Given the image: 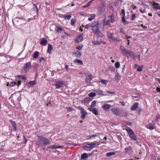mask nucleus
<instances>
[{"label": "nucleus", "instance_id": "1", "mask_svg": "<svg viewBox=\"0 0 160 160\" xmlns=\"http://www.w3.org/2000/svg\"><path fill=\"white\" fill-rule=\"evenodd\" d=\"M37 137L38 138L36 142V145L42 147L50 144V142L46 138L39 135Z\"/></svg>", "mask_w": 160, "mask_h": 160}, {"label": "nucleus", "instance_id": "2", "mask_svg": "<svg viewBox=\"0 0 160 160\" xmlns=\"http://www.w3.org/2000/svg\"><path fill=\"white\" fill-rule=\"evenodd\" d=\"M123 55L126 56L128 58H134L135 57L134 53L130 50L127 49L121 46L120 48Z\"/></svg>", "mask_w": 160, "mask_h": 160}, {"label": "nucleus", "instance_id": "3", "mask_svg": "<svg viewBox=\"0 0 160 160\" xmlns=\"http://www.w3.org/2000/svg\"><path fill=\"white\" fill-rule=\"evenodd\" d=\"M65 83L63 81H58L55 82V85L57 89H59L63 88L65 86Z\"/></svg>", "mask_w": 160, "mask_h": 160}, {"label": "nucleus", "instance_id": "4", "mask_svg": "<svg viewBox=\"0 0 160 160\" xmlns=\"http://www.w3.org/2000/svg\"><path fill=\"white\" fill-rule=\"evenodd\" d=\"M79 108L81 110L80 113L82 114L81 118L82 119H84L85 116L87 115V112L82 107H79Z\"/></svg>", "mask_w": 160, "mask_h": 160}, {"label": "nucleus", "instance_id": "5", "mask_svg": "<svg viewBox=\"0 0 160 160\" xmlns=\"http://www.w3.org/2000/svg\"><path fill=\"white\" fill-rule=\"evenodd\" d=\"M108 33L107 34V37L108 38H111L113 40H114L116 42H119L121 41L120 39H119L117 38L116 37H114L112 34L109 33V32H108Z\"/></svg>", "mask_w": 160, "mask_h": 160}, {"label": "nucleus", "instance_id": "6", "mask_svg": "<svg viewBox=\"0 0 160 160\" xmlns=\"http://www.w3.org/2000/svg\"><path fill=\"white\" fill-rule=\"evenodd\" d=\"M125 152L129 154H132V148L131 146L126 147L124 149Z\"/></svg>", "mask_w": 160, "mask_h": 160}, {"label": "nucleus", "instance_id": "7", "mask_svg": "<svg viewBox=\"0 0 160 160\" xmlns=\"http://www.w3.org/2000/svg\"><path fill=\"white\" fill-rule=\"evenodd\" d=\"M118 116L122 117H127L128 115V113L125 111L120 109Z\"/></svg>", "mask_w": 160, "mask_h": 160}, {"label": "nucleus", "instance_id": "8", "mask_svg": "<svg viewBox=\"0 0 160 160\" xmlns=\"http://www.w3.org/2000/svg\"><path fill=\"white\" fill-rule=\"evenodd\" d=\"M31 63L29 62L25 64L23 66V69L26 72L28 71V70L31 68Z\"/></svg>", "mask_w": 160, "mask_h": 160}, {"label": "nucleus", "instance_id": "9", "mask_svg": "<svg viewBox=\"0 0 160 160\" xmlns=\"http://www.w3.org/2000/svg\"><path fill=\"white\" fill-rule=\"evenodd\" d=\"M142 5L144 7V9H142V8H140L139 9V11L141 13H143L145 12V8L149 9V7L148 5L143 2H142Z\"/></svg>", "mask_w": 160, "mask_h": 160}, {"label": "nucleus", "instance_id": "10", "mask_svg": "<svg viewBox=\"0 0 160 160\" xmlns=\"http://www.w3.org/2000/svg\"><path fill=\"white\" fill-rule=\"evenodd\" d=\"M90 26L92 27V30L94 34L96 33L99 30L98 28L96 25H94V23L92 24Z\"/></svg>", "mask_w": 160, "mask_h": 160}, {"label": "nucleus", "instance_id": "11", "mask_svg": "<svg viewBox=\"0 0 160 160\" xmlns=\"http://www.w3.org/2000/svg\"><path fill=\"white\" fill-rule=\"evenodd\" d=\"M93 78V76L92 74H89L85 78V81L86 83H90L91 81Z\"/></svg>", "mask_w": 160, "mask_h": 160}, {"label": "nucleus", "instance_id": "12", "mask_svg": "<svg viewBox=\"0 0 160 160\" xmlns=\"http://www.w3.org/2000/svg\"><path fill=\"white\" fill-rule=\"evenodd\" d=\"M111 110L114 115L118 116L119 115L120 109L118 108H113L111 109Z\"/></svg>", "mask_w": 160, "mask_h": 160}, {"label": "nucleus", "instance_id": "13", "mask_svg": "<svg viewBox=\"0 0 160 160\" xmlns=\"http://www.w3.org/2000/svg\"><path fill=\"white\" fill-rule=\"evenodd\" d=\"M21 84V81H18V82H10L9 84V86L10 87H12L15 86V85H17V86H19Z\"/></svg>", "mask_w": 160, "mask_h": 160}, {"label": "nucleus", "instance_id": "14", "mask_svg": "<svg viewBox=\"0 0 160 160\" xmlns=\"http://www.w3.org/2000/svg\"><path fill=\"white\" fill-rule=\"evenodd\" d=\"M83 40V35L81 34L77 36L76 38V40L77 42L79 43Z\"/></svg>", "mask_w": 160, "mask_h": 160}, {"label": "nucleus", "instance_id": "15", "mask_svg": "<svg viewBox=\"0 0 160 160\" xmlns=\"http://www.w3.org/2000/svg\"><path fill=\"white\" fill-rule=\"evenodd\" d=\"M130 138L132 140H133L134 141H135V143H138V142L137 141V136L134 134V133H133V134L130 135L129 136Z\"/></svg>", "mask_w": 160, "mask_h": 160}, {"label": "nucleus", "instance_id": "16", "mask_svg": "<svg viewBox=\"0 0 160 160\" xmlns=\"http://www.w3.org/2000/svg\"><path fill=\"white\" fill-rule=\"evenodd\" d=\"M9 121L12 125V128H13V130L14 131H16L17 130V125L15 122L13 121L12 120H10Z\"/></svg>", "mask_w": 160, "mask_h": 160}, {"label": "nucleus", "instance_id": "17", "mask_svg": "<svg viewBox=\"0 0 160 160\" xmlns=\"http://www.w3.org/2000/svg\"><path fill=\"white\" fill-rule=\"evenodd\" d=\"M146 127L150 130H152L154 129V122H152L148 124L147 126H146Z\"/></svg>", "mask_w": 160, "mask_h": 160}, {"label": "nucleus", "instance_id": "18", "mask_svg": "<svg viewBox=\"0 0 160 160\" xmlns=\"http://www.w3.org/2000/svg\"><path fill=\"white\" fill-rule=\"evenodd\" d=\"M88 109L92 111L93 114L95 115H98V111L97 108H89Z\"/></svg>", "mask_w": 160, "mask_h": 160}, {"label": "nucleus", "instance_id": "19", "mask_svg": "<svg viewBox=\"0 0 160 160\" xmlns=\"http://www.w3.org/2000/svg\"><path fill=\"white\" fill-rule=\"evenodd\" d=\"M103 24L102 25V28H104V26H106L107 25H110L109 20L108 19L107 20H106V18H104V20L103 21Z\"/></svg>", "mask_w": 160, "mask_h": 160}, {"label": "nucleus", "instance_id": "20", "mask_svg": "<svg viewBox=\"0 0 160 160\" xmlns=\"http://www.w3.org/2000/svg\"><path fill=\"white\" fill-rule=\"evenodd\" d=\"M73 56H75L77 57H80L81 55V52L77 50L74 51L73 52Z\"/></svg>", "mask_w": 160, "mask_h": 160}, {"label": "nucleus", "instance_id": "21", "mask_svg": "<svg viewBox=\"0 0 160 160\" xmlns=\"http://www.w3.org/2000/svg\"><path fill=\"white\" fill-rule=\"evenodd\" d=\"M138 102L135 103L131 107V109L132 110H134L138 108Z\"/></svg>", "mask_w": 160, "mask_h": 160}, {"label": "nucleus", "instance_id": "22", "mask_svg": "<svg viewBox=\"0 0 160 160\" xmlns=\"http://www.w3.org/2000/svg\"><path fill=\"white\" fill-rule=\"evenodd\" d=\"M94 34L96 35L98 37H103L104 36L103 34L99 30L96 33Z\"/></svg>", "mask_w": 160, "mask_h": 160}, {"label": "nucleus", "instance_id": "23", "mask_svg": "<svg viewBox=\"0 0 160 160\" xmlns=\"http://www.w3.org/2000/svg\"><path fill=\"white\" fill-rule=\"evenodd\" d=\"M111 107V105L109 104H104L102 106V108L105 110L108 109H109Z\"/></svg>", "mask_w": 160, "mask_h": 160}, {"label": "nucleus", "instance_id": "24", "mask_svg": "<svg viewBox=\"0 0 160 160\" xmlns=\"http://www.w3.org/2000/svg\"><path fill=\"white\" fill-rule=\"evenodd\" d=\"M35 83V82L34 81H30L27 83V85L28 87H31L34 85Z\"/></svg>", "mask_w": 160, "mask_h": 160}, {"label": "nucleus", "instance_id": "25", "mask_svg": "<svg viewBox=\"0 0 160 160\" xmlns=\"http://www.w3.org/2000/svg\"><path fill=\"white\" fill-rule=\"evenodd\" d=\"M94 23V25H96L97 27L98 28H102V25L103 24L101 23H100L99 22H96Z\"/></svg>", "mask_w": 160, "mask_h": 160}, {"label": "nucleus", "instance_id": "26", "mask_svg": "<svg viewBox=\"0 0 160 160\" xmlns=\"http://www.w3.org/2000/svg\"><path fill=\"white\" fill-rule=\"evenodd\" d=\"M39 52L38 51H36L33 54V57L35 59L38 58L39 54Z\"/></svg>", "mask_w": 160, "mask_h": 160}, {"label": "nucleus", "instance_id": "27", "mask_svg": "<svg viewBox=\"0 0 160 160\" xmlns=\"http://www.w3.org/2000/svg\"><path fill=\"white\" fill-rule=\"evenodd\" d=\"M74 62L75 63L77 62L82 65H83V63L82 61L78 59H75L74 61Z\"/></svg>", "mask_w": 160, "mask_h": 160}, {"label": "nucleus", "instance_id": "28", "mask_svg": "<svg viewBox=\"0 0 160 160\" xmlns=\"http://www.w3.org/2000/svg\"><path fill=\"white\" fill-rule=\"evenodd\" d=\"M63 147L62 146H58L56 145H53L52 146V149L61 148Z\"/></svg>", "mask_w": 160, "mask_h": 160}, {"label": "nucleus", "instance_id": "29", "mask_svg": "<svg viewBox=\"0 0 160 160\" xmlns=\"http://www.w3.org/2000/svg\"><path fill=\"white\" fill-rule=\"evenodd\" d=\"M52 49V46L50 44H48V49L47 50V52L49 53H51V50Z\"/></svg>", "mask_w": 160, "mask_h": 160}, {"label": "nucleus", "instance_id": "30", "mask_svg": "<svg viewBox=\"0 0 160 160\" xmlns=\"http://www.w3.org/2000/svg\"><path fill=\"white\" fill-rule=\"evenodd\" d=\"M88 157V154L87 153H84L81 155V160H84L83 159L87 158Z\"/></svg>", "mask_w": 160, "mask_h": 160}, {"label": "nucleus", "instance_id": "31", "mask_svg": "<svg viewBox=\"0 0 160 160\" xmlns=\"http://www.w3.org/2000/svg\"><path fill=\"white\" fill-rule=\"evenodd\" d=\"M47 40L44 38H43L42 39L40 43L41 45H44L47 43Z\"/></svg>", "mask_w": 160, "mask_h": 160}, {"label": "nucleus", "instance_id": "32", "mask_svg": "<svg viewBox=\"0 0 160 160\" xmlns=\"http://www.w3.org/2000/svg\"><path fill=\"white\" fill-rule=\"evenodd\" d=\"M122 22L124 24H128V22L127 21L125 18V17H122Z\"/></svg>", "mask_w": 160, "mask_h": 160}, {"label": "nucleus", "instance_id": "33", "mask_svg": "<svg viewBox=\"0 0 160 160\" xmlns=\"http://www.w3.org/2000/svg\"><path fill=\"white\" fill-rule=\"evenodd\" d=\"M92 43L95 45H100L102 43L101 42H98L97 41H93L92 42Z\"/></svg>", "mask_w": 160, "mask_h": 160}, {"label": "nucleus", "instance_id": "34", "mask_svg": "<svg viewBox=\"0 0 160 160\" xmlns=\"http://www.w3.org/2000/svg\"><path fill=\"white\" fill-rule=\"evenodd\" d=\"M115 154V153L114 152H108L107 153L106 156L107 157H110L112 155H114Z\"/></svg>", "mask_w": 160, "mask_h": 160}, {"label": "nucleus", "instance_id": "35", "mask_svg": "<svg viewBox=\"0 0 160 160\" xmlns=\"http://www.w3.org/2000/svg\"><path fill=\"white\" fill-rule=\"evenodd\" d=\"M71 18V15H65L64 17V18L66 19L69 20Z\"/></svg>", "mask_w": 160, "mask_h": 160}, {"label": "nucleus", "instance_id": "36", "mask_svg": "<svg viewBox=\"0 0 160 160\" xmlns=\"http://www.w3.org/2000/svg\"><path fill=\"white\" fill-rule=\"evenodd\" d=\"M126 130L128 131L129 136L132 134H133L134 133L133 131L130 128L128 129H126Z\"/></svg>", "mask_w": 160, "mask_h": 160}, {"label": "nucleus", "instance_id": "37", "mask_svg": "<svg viewBox=\"0 0 160 160\" xmlns=\"http://www.w3.org/2000/svg\"><path fill=\"white\" fill-rule=\"evenodd\" d=\"M95 17V15L94 14H92L91 15V17L89 18H88V20L89 21H91Z\"/></svg>", "mask_w": 160, "mask_h": 160}, {"label": "nucleus", "instance_id": "38", "mask_svg": "<svg viewBox=\"0 0 160 160\" xmlns=\"http://www.w3.org/2000/svg\"><path fill=\"white\" fill-rule=\"evenodd\" d=\"M88 145L90 146L91 147V148L92 149L94 148L95 147V145H96V143H90L89 144H88Z\"/></svg>", "mask_w": 160, "mask_h": 160}, {"label": "nucleus", "instance_id": "39", "mask_svg": "<svg viewBox=\"0 0 160 160\" xmlns=\"http://www.w3.org/2000/svg\"><path fill=\"white\" fill-rule=\"evenodd\" d=\"M96 101H93L91 103V108H94V107L96 106Z\"/></svg>", "mask_w": 160, "mask_h": 160}, {"label": "nucleus", "instance_id": "40", "mask_svg": "<svg viewBox=\"0 0 160 160\" xmlns=\"http://www.w3.org/2000/svg\"><path fill=\"white\" fill-rule=\"evenodd\" d=\"M96 95V94L95 92H91L88 94V96L89 97H94Z\"/></svg>", "mask_w": 160, "mask_h": 160}, {"label": "nucleus", "instance_id": "41", "mask_svg": "<svg viewBox=\"0 0 160 160\" xmlns=\"http://www.w3.org/2000/svg\"><path fill=\"white\" fill-rule=\"evenodd\" d=\"M84 149L87 150H90L92 149L91 148V147L90 146L88 145V146H84L83 147Z\"/></svg>", "mask_w": 160, "mask_h": 160}, {"label": "nucleus", "instance_id": "42", "mask_svg": "<svg viewBox=\"0 0 160 160\" xmlns=\"http://www.w3.org/2000/svg\"><path fill=\"white\" fill-rule=\"evenodd\" d=\"M114 78L116 80L118 81L120 80L121 77L119 75H116Z\"/></svg>", "mask_w": 160, "mask_h": 160}, {"label": "nucleus", "instance_id": "43", "mask_svg": "<svg viewBox=\"0 0 160 160\" xmlns=\"http://www.w3.org/2000/svg\"><path fill=\"white\" fill-rule=\"evenodd\" d=\"M96 92L98 95L102 94H103L102 92L100 90H97Z\"/></svg>", "mask_w": 160, "mask_h": 160}, {"label": "nucleus", "instance_id": "44", "mask_svg": "<svg viewBox=\"0 0 160 160\" xmlns=\"http://www.w3.org/2000/svg\"><path fill=\"white\" fill-rule=\"evenodd\" d=\"M155 6L154 7L156 9H159L160 8V5H159V4L158 3H154Z\"/></svg>", "mask_w": 160, "mask_h": 160}, {"label": "nucleus", "instance_id": "45", "mask_svg": "<svg viewBox=\"0 0 160 160\" xmlns=\"http://www.w3.org/2000/svg\"><path fill=\"white\" fill-rule=\"evenodd\" d=\"M76 22V20L72 18L71 19V25L72 26L74 25Z\"/></svg>", "mask_w": 160, "mask_h": 160}, {"label": "nucleus", "instance_id": "46", "mask_svg": "<svg viewBox=\"0 0 160 160\" xmlns=\"http://www.w3.org/2000/svg\"><path fill=\"white\" fill-rule=\"evenodd\" d=\"M115 65L116 68H117L120 67V64L118 62H116L115 64Z\"/></svg>", "mask_w": 160, "mask_h": 160}, {"label": "nucleus", "instance_id": "47", "mask_svg": "<svg viewBox=\"0 0 160 160\" xmlns=\"http://www.w3.org/2000/svg\"><path fill=\"white\" fill-rule=\"evenodd\" d=\"M101 82L102 84L106 85L108 81L105 79H103L101 80Z\"/></svg>", "mask_w": 160, "mask_h": 160}, {"label": "nucleus", "instance_id": "48", "mask_svg": "<svg viewBox=\"0 0 160 160\" xmlns=\"http://www.w3.org/2000/svg\"><path fill=\"white\" fill-rule=\"evenodd\" d=\"M67 111L68 112H72L73 110V109L70 107H68L67 108Z\"/></svg>", "mask_w": 160, "mask_h": 160}, {"label": "nucleus", "instance_id": "49", "mask_svg": "<svg viewBox=\"0 0 160 160\" xmlns=\"http://www.w3.org/2000/svg\"><path fill=\"white\" fill-rule=\"evenodd\" d=\"M136 15L134 14H133L131 15V20H134L135 19Z\"/></svg>", "mask_w": 160, "mask_h": 160}, {"label": "nucleus", "instance_id": "50", "mask_svg": "<svg viewBox=\"0 0 160 160\" xmlns=\"http://www.w3.org/2000/svg\"><path fill=\"white\" fill-rule=\"evenodd\" d=\"M121 13L122 14V17H125V10L124 9L121 10Z\"/></svg>", "mask_w": 160, "mask_h": 160}, {"label": "nucleus", "instance_id": "51", "mask_svg": "<svg viewBox=\"0 0 160 160\" xmlns=\"http://www.w3.org/2000/svg\"><path fill=\"white\" fill-rule=\"evenodd\" d=\"M17 77H19L21 78L22 80H25L26 79V78L23 76H20L18 75V76H17Z\"/></svg>", "mask_w": 160, "mask_h": 160}, {"label": "nucleus", "instance_id": "52", "mask_svg": "<svg viewBox=\"0 0 160 160\" xmlns=\"http://www.w3.org/2000/svg\"><path fill=\"white\" fill-rule=\"evenodd\" d=\"M66 144L69 146H75L76 145V144H74V143H66Z\"/></svg>", "mask_w": 160, "mask_h": 160}, {"label": "nucleus", "instance_id": "53", "mask_svg": "<svg viewBox=\"0 0 160 160\" xmlns=\"http://www.w3.org/2000/svg\"><path fill=\"white\" fill-rule=\"evenodd\" d=\"M45 61V59L44 58L42 57L39 60V62L40 63L42 62H44Z\"/></svg>", "mask_w": 160, "mask_h": 160}, {"label": "nucleus", "instance_id": "54", "mask_svg": "<svg viewBox=\"0 0 160 160\" xmlns=\"http://www.w3.org/2000/svg\"><path fill=\"white\" fill-rule=\"evenodd\" d=\"M83 47V45H82L81 46H79L77 47L76 48L77 49H78L79 50H81Z\"/></svg>", "mask_w": 160, "mask_h": 160}, {"label": "nucleus", "instance_id": "55", "mask_svg": "<svg viewBox=\"0 0 160 160\" xmlns=\"http://www.w3.org/2000/svg\"><path fill=\"white\" fill-rule=\"evenodd\" d=\"M57 31H58V32H60V31H62V29L61 27H57Z\"/></svg>", "mask_w": 160, "mask_h": 160}, {"label": "nucleus", "instance_id": "56", "mask_svg": "<svg viewBox=\"0 0 160 160\" xmlns=\"http://www.w3.org/2000/svg\"><path fill=\"white\" fill-rule=\"evenodd\" d=\"M142 70V68L141 67H138L137 68V71L138 72L141 71Z\"/></svg>", "mask_w": 160, "mask_h": 160}, {"label": "nucleus", "instance_id": "57", "mask_svg": "<svg viewBox=\"0 0 160 160\" xmlns=\"http://www.w3.org/2000/svg\"><path fill=\"white\" fill-rule=\"evenodd\" d=\"M96 136V135H92V136H91V137H89V138H87L86 139L89 140V139H91L92 138V137H95Z\"/></svg>", "mask_w": 160, "mask_h": 160}, {"label": "nucleus", "instance_id": "58", "mask_svg": "<svg viewBox=\"0 0 160 160\" xmlns=\"http://www.w3.org/2000/svg\"><path fill=\"white\" fill-rule=\"evenodd\" d=\"M110 22H113L114 21V19L112 18V15H111L110 16Z\"/></svg>", "mask_w": 160, "mask_h": 160}, {"label": "nucleus", "instance_id": "59", "mask_svg": "<svg viewBox=\"0 0 160 160\" xmlns=\"http://www.w3.org/2000/svg\"><path fill=\"white\" fill-rule=\"evenodd\" d=\"M119 103H120L122 106H124L125 105V103L124 102L120 101Z\"/></svg>", "mask_w": 160, "mask_h": 160}, {"label": "nucleus", "instance_id": "60", "mask_svg": "<svg viewBox=\"0 0 160 160\" xmlns=\"http://www.w3.org/2000/svg\"><path fill=\"white\" fill-rule=\"evenodd\" d=\"M23 139L25 143H26L27 142V140L24 136H23Z\"/></svg>", "mask_w": 160, "mask_h": 160}, {"label": "nucleus", "instance_id": "61", "mask_svg": "<svg viewBox=\"0 0 160 160\" xmlns=\"http://www.w3.org/2000/svg\"><path fill=\"white\" fill-rule=\"evenodd\" d=\"M83 27H84V26L83 25H82V26ZM89 25L88 24H87V25H85V26H84V27L86 29H87L88 28V27H89Z\"/></svg>", "mask_w": 160, "mask_h": 160}, {"label": "nucleus", "instance_id": "62", "mask_svg": "<svg viewBox=\"0 0 160 160\" xmlns=\"http://www.w3.org/2000/svg\"><path fill=\"white\" fill-rule=\"evenodd\" d=\"M140 26H141V27H142V28H145L146 29V28H147V27L146 26H143V24H141Z\"/></svg>", "mask_w": 160, "mask_h": 160}, {"label": "nucleus", "instance_id": "63", "mask_svg": "<svg viewBox=\"0 0 160 160\" xmlns=\"http://www.w3.org/2000/svg\"><path fill=\"white\" fill-rule=\"evenodd\" d=\"M107 92L108 93H109V94H114L115 93V92H111L107 91Z\"/></svg>", "mask_w": 160, "mask_h": 160}, {"label": "nucleus", "instance_id": "64", "mask_svg": "<svg viewBox=\"0 0 160 160\" xmlns=\"http://www.w3.org/2000/svg\"><path fill=\"white\" fill-rule=\"evenodd\" d=\"M69 66L68 65H65V68L66 69L67 71H68V68Z\"/></svg>", "mask_w": 160, "mask_h": 160}]
</instances>
